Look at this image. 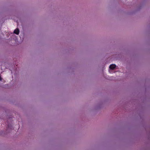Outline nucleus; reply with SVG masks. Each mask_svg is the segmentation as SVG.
I'll return each mask as SVG.
<instances>
[{
	"label": "nucleus",
	"mask_w": 150,
	"mask_h": 150,
	"mask_svg": "<svg viewBox=\"0 0 150 150\" xmlns=\"http://www.w3.org/2000/svg\"><path fill=\"white\" fill-rule=\"evenodd\" d=\"M116 67V65L115 64H111L109 67V68L111 69H114Z\"/></svg>",
	"instance_id": "nucleus-1"
},
{
	"label": "nucleus",
	"mask_w": 150,
	"mask_h": 150,
	"mask_svg": "<svg viewBox=\"0 0 150 150\" xmlns=\"http://www.w3.org/2000/svg\"><path fill=\"white\" fill-rule=\"evenodd\" d=\"M19 30L18 28H17L13 32L14 33L16 34L17 35H18L19 33Z\"/></svg>",
	"instance_id": "nucleus-2"
},
{
	"label": "nucleus",
	"mask_w": 150,
	"mask_h": 150,
	"mask_svg": "<svg viewBox=\"0 0 150 150\" xmlns=\"http://www.w3.org/2000/svg\"><path fill=\"white\" fill-rule=\"evenodd\" d=\"M2 78H1V77L0 76V81H1V80H2Z\"/></svg>",
	"instance_id": "nucleus-3"
}]
</instances>
